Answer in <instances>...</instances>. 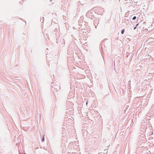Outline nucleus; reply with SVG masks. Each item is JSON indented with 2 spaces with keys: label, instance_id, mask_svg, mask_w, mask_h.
<instances>
[{
  "label": "nucleus",
  "instance_id": "423d86ee",
  "mask_svg": "<svg viewBox=\"0 0 154 154\" xmlns=\"http://www.w3.org/2000/svg\"><path fill=\"white\" fill-rule=\"evenodd\" d=\"M42 140H44V139L43 138Z\"/></svg>",
  "mask_w": 154,
  "mask_h": 154
},
{
  "label": "nucleus",
  "instance_id": "0eeeda50",
  "mask_svg": "<svg viewBox=\"0 0 154 154\" xmlns=\"http://www.w3.org/2000/svg\"><path fill=\"white\" fill-rule=\"evenodd\" d=\"M152 1V0H151Z\"/></svg>",
  "mask_w": 154,
  "mask_h": 154
},
{
  "label": "nucleus",
  "instance_id": "f03ea898",
  "mask_svg": "<svg viewBox=\"0 0 154 154\" xmlns=\"http://www.w3.org/2000/svg\"><path fill=\"white\" fill-rule=\"evenodd\" d=\"M136 17L135 16H134V17L133 18V20H135L136 19Z\"/></svg>",
  "mask_w": 154,
  "mask_h": 154
},
{
  "label": "nucleus",
  "instance_id": "20e7f679",
  "mask_svg": "<svg viewBox=\"0 0 154 154\" xmlns=\"http://www.w3.org/2000/svg\"><path fill=\"white\" fill-rule=\"evenodd\" d=\"M138 24H137L136 25V26H137L138 25Z\"/></svg>",
  "mask_w": 154,
  "mask_h": 154
},
{
  "label": "nucleus",
  "instance_id": "f257e3e1",
  "mask_svg": "<svg viewBox=\"0 0 154 154\" xmlns=\"http://www.w3.org/2000/svg\"><path fill=\"white\" fill-rule=\"evenodd\" d=\"M124 31H125V30L124 29H123L121 32L122 34H123L124 33Z\"/></svg>",
  "mask_w": 154,
  "mask_h": 154
},
{
  "label": "nucleus",
  "instance_id": "7ed1b4c3",
  "mask_svg": "<svg viewBox=\"0 0 154 154\" xmlns=\"http://www.w3.org/2000/svg\"><path fill=\"white\" fill-rule=\"evenodd\" d=\"M136 27H135L134 28V29H135L136 28Z\"/></svg>",
  "mask_w": 154,
  "mask_h": 154
},
{
  "label": "nucleus",
  "instance_id": "39448f33",
  "mask_svg": "<svg viewBox=\"0 0 154 154\" xmlns=\"http://www.w3.org/2000/svg\"><path fill=\"white\" fill-rule=\"evenodd\" d=\"M86 104L87 105V104H88L87 102H86Z\"/></svg>",
  "mask_w": 154,
  "mask_h": 154
}]
</instances>
